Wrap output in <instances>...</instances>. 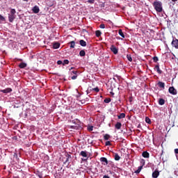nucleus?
Segmentation results:
<instances>
[{
    "label": "nucleus",
    "mask_w": 178,
    "mask_h": 178,
    "mask_svg": "<svg viewBox=\"0 0 178 178\" xmlns=\"http://www.w3.org/2000/svg\"><path fill=\"white\" fill-rule=\"evenodd\" d=\"M153 6L156 10V12H158L159 13H161L162 12V2L161 1H154L153 3Z\"/></svg>",
    "instance_id": "nucleus-1"
},
{
    "label": "nucleus",
    "mask_w": 178,
    "mask_h": 178,
    "mask_svg": "<svg viewBox=\"0 0 178 178\" xmlns=\"http://www.w3.org/2000/svg\"><path fill=\"white\" fill-rule=\"evenodd\" d=\"M141 163L142 165L139 166L138 168L136 170H135L134 173H136V175H138L140 172H141V170H143V167L144 166V165H145V161L143 159Z\"/></svg>",
    "instance_id": "nucleus-2"
},
{
    "label": "nucleus",
    "mask_w": 178,
    "mask_h": 178,
    "mask_svg": "<svg viewBox=\"0 0 178 178\" xmlns=\"http://www.w3.org/2000/svg\"><path fill=\"white\" fill-rule=\"evenodd\" d=\"M168 92H170V94H172V95H177V90H176L174 87H170L168 89Z\"/></svg>",
    "instance_id": "nucleus-3"
},
{
    "label": "nucleus",
    "mask_w": 178,
    "mask_h": 178,
    "mask_svg": "<svg viewBox=\"0 0 178 178\" xmlns=\"http://www.w3.org/2000/svg\"><path fill=\"white\" fill-rule=\"evenodd\" d=\"M70 129H73L74 130H79L81 129V127L79 124L74 123L72 125L70 126Z\"/></svg>",
    "instance_id": "nucleus-4"
},
{
    "label": "nucleus",
    "mask_w": 178,
    "mask_h": 178,
    "mask_svg": "<svg viewBox=\"0 0 178 178\" xmlns=\"http://www.w3.org/2000/svg\"><path fill=\"white\" fill-rule=\"evenodd\" d=\"M100 162H102V165H104V166H106V165H108V159H106V157L100 158Z\"/></svg>",
    "instance_id": "nucleus-5"
},
{
    "label": "nucleus",
    "mask_w": 178,
    "mask_h": 178,
    "mask_svg": "<svg viewBox=\"0 0 178 178\" xmlns=\"http://www.w3.org/2000/svg\"><path fill=\"white\" fill-rule=\"evenodd\" d=\"M110 49L111 52L114 54V55H117L118 50V48L115 47V45H111V47H110Z\"/></svg>",
    "instance_id": "nucleus-6"
},
{
    "label": "nucleus",
    "mask_w": 178,
    "mask_h": 178,
    "mask_svg": "<svg viewBox=\"0 0 178 178\" xmlns=\"http://www.w3.org/2000/svg\"><path fill=\"white\" fill-rule=\"evenodd\" d=\"M171 44L172 45V47L176 48V49H178V40L177 39H173Z\"/></svg>",
    "instance_id": "nucleus-7"
},
{
    "label": "nucleus",
    "mask_w": 178,
    "mask_h": 178,
    "mask_svg": "<svg viewBox=\"0 0 178 178\" xmlns=\"http://www.w3.org/2000/svg\"><path fill=\"white\" fill-rule=\"evenodd\" d=\"M12 88H6V89L1 90V92H3V94H8V92H12Z\"/></svg>",
    "instance_id": "nucleus-8"
},
{
    "label": "nucleus",
    "mask_w": 178,
    "mask_h": 178,
    "mask_svg": "<svg viewBox=\"0 0 178 178\" xmlns=\"http://www.w3.org/2000/svg\"><path fill=\"white\" fill-rule=\"evenodd\" d=\"M33 13H40V8L38 6H35L32 9Z\"/></svg>",
    "instance_id": "nucleus-9"
},
{
    "label": "nucleus",
    "mask_w": 178,
    "mask_h": 178,
    "mask_svg": "<svg viewBox=\"0 0 178 178\" xmlns=\"http://www.w3.org/2000/svg\"><path fill=\"white\" fill-rule=\"evenodd\" d=\"M154 70H156L157 73H159V74H162V70H161V69H159V65H156L154 67Z\"/></svg>",
    "instance_id": "nucleus-10"
},
{
    "label": "nucleus",
    "mask_w": 178,
    "mask_h": 178,
    "mask_svg": "<svg viewBox=\"0 0 178 178\" xmlns=\"http://www.w3.org/2000/svg\"><path fill=\"white\" fill-rule=\"evenodd\" d=\"M65 156H66V160H65V161L64 162V163H69V160L70 159H72V156L70 155V154H65Z\"/></svg>",
    "instance_id": "nucleus-11"
},
{
    "label": "nucleus",
    "mask_w": 178,
    "mask_h": 178,
    "mask_svg": "<svg viewBox=\"0 0 178 178\" xmlns=\"http://www.w3.org/2000/svg\"><path fill=\"white\" fill-rule=\"evenodd\" d=\"M8 20H9L10 23H13V21L15 20V15H8Z\"/></svg>",
    "instance_id": "nucleus-12"
},
{
    "label": "nucleus",
    "mask_w": 178,
    "mask_h": 178,
    "mask_svg": "<svg viewBox=\"0 0 178 178\" xmlns=\"http://www.w3.org/2000/svg\"><path fill=\"white\" fill-rule=\"evenodd\" d=\"M79 44L81 47H87V42L84 41V40H79Z\"/></svg>",
    "instance_id": "nucleus-13"
},
{
    "label": "nucleus",
    "mask_w": 178,
    "mask_h": 178,
    "mask_svg": "<svg viewBox=\"0 0 178 178\" xmlns=\"http://www.w3.org/2000/svg\"><path fill=\"white\" fill-rule=\"evenodd\" d=\"M158 176H159V171H158V170H155L154 172H153V173H152V177H154V178H157L158 177Z\"/></svg>",
    "instance_id": "nucleus-14"
},
{
    "label": "nucleus",
    "mask_w": 178,
    "mask_h": 178,
    "mask_svg": "<svg viewBox=\"0 0 178 178\" xmlns=\"http://www.w3.org/2000/svg\"><path fill=\"white\" fill-rule=\"evenodd\" d=\"M19 67L20 69H24V67H27V64L26 63H21L19 65Z\"/></svg>",
    "instance_id": "nucleus-15"
},
{
    "label": "nucleus",
    "mask_w": 178,
    "mask_h": 178,
    "mask_svg": "<svg viewBox=\"0 0 178 178\" xmlns=\"http://www.w3.org/2000/svg\"><path fill=\"white\" fill-rule=\"evenodd\" d=\"M115 127L117 129V130H120V129H122V123L117 122L115 125Z\"/></svg>",
    "instance_id": "nucleus-16"
},
{
    "label": "nucleus",
    "mask_w": 178,
    "mask_h": 178,
    "mask_svg": "<svg viewBox=\"0 0 178 178\" xmlns=\"http://www.w3.org/2000/svg\"><path fill=\"white\" fill-rule=\"evenodd\" d=\"M59 47H60V44L59 42H55L53 44L54 49H58V48H59Z\"/></svg>",
    "instance_id": "nucleus-17"
},
{
    "label": "nucleus",
    "mask_w": 178,
    "mask_h": 178,
    "mask_svg": "<svg viewBox=\"0 0 178 178\" xmlns=\"http://www.w3.org/2000/svg\"><path fill=\"white\" fill-rule=\"evenodd\" d=\"M80 155L83 158H87V156H88V155L87 154V152L86 151H81Z\"/></svg>",
    "instance_id": "nucleus-18"
},
{
    "label": "nucleus",
    "mask_w": 178,
    "mask_h": 178,
    "mask_svg": "<svg viewBox=\"0 0 178 178\" xmlns=\"http://www.w3.org/2000/svg\"><path fill=\"white\" fill-rule=\"evenodd\" d=\"M142 156H143V158H149V153H148L147 152H143L142 153Z\"/></svg>",
    "instance_id": "nucleus-19"
},
{
    "label": "nucleus",
    "mask_w": 178,
    "mask_h": 178,
    "mask_svg": "<svg viewBox=\"0 0 178 178\" xmlns=\"http://www.w3.org/2000/svg\"><path fill=\"white\" fill-rule=\"evenodd\" d=\"M114 159L115 161H120V156L118 153L114 154Z\"/></svg>",
    "instance_id": "nucleus-20"
},
{
    "label": "nucleus",
    "mask_w": 178,
    "mask_h": 178,
    "mask_svg": "<svg viewBox=\"0 0 178 178\" xmlns=\"http://www.w3.org/2000/svg\"><path fill=\"white\" fill-rule=\"evenodd\" d=\"M118 119H124V118H126V114L124 113H122L118 115Z\"/></svg>",
    "instance_id": "nucleus-21"
},
{
    "label": "nucleus",
    "mask_w": 178,
    "mask_h": 178,
    "mask_svg": "<svg viewBox=\"0 0 178 178\" xmlns=\"http://www.w3.org/2000/svg\"><path fill=\"white\" fill-rule=\"evenodd\" d=\"M158 86H159V87H160V88H165V83H163V82L159 81L158 83Z\"/></svg>",
    "instance_id": "nucleus-22"
},
{
    "label": "nucleus",
    "mask_w": 178,
    "mask_h": 178,
    "mask_svg": "<svg viewBox=\"0 0 178 178\" xmlns=\"http://www.w3.org/2000/svg\"><path fill=\"white\" fill-rule=\"evenodd\" d=\"M118 34L122 38H124V33H123V31L122 29H120L118 31Z\"/></svg>",
    "instance_id": "nucleus-23"
},
{
    "label": "nucleus",
    "mask_w": 178,
    "mask_h": 178,
    "mask_svg": "<svg viewBox=\"0 0 178 178\" xmlns=\"http://www.w3.org/2000/svg\"><path fill=\"white\" fill-rule=\"evenodd\" d=\"M109 138H111V135L108 134H106L104 136V139L106 140H109Z\"/></svg>",
    "instance_id": "nucleus-24"
},
{
    "label": "nucleus",
    "mask_w": 178,
    "mask_h": 178,
    "mask_svg": "<svg viewBox=\"0 0 178 178\" xmlns=\"http://www.w3.org/2000/svg\"><path fill=\"white\" fill-rule=\"evenodd\" d=\"M70 44V48H74V47H76V42L74 41H71Z\"/></svg>",
    "instance_id": "nucleus-25"
},
{
    "label": "nucleus",
    "mask_w": 178,
    "mask_h": 178,
    "mask_svg": "<svg viewBox=\"0 0 178 178\" xmlns=\"http://www.w3.org/2000/svg\"><path fill=\"white\" fill-rule=\"evenodd\" d=\"M159 104L160 105H165V99H159Z\"/></svg>",
    "instance_id": "nucleus-26"
},
{
    "label": "nucleus",
    "mask_w": 178,
    "mask_h": 178,
    "mask_svg": "<svg viewBox=\"0 0 178 178\" xmlns=\"http://www.w3.org/2000/svg\"><path fill=\"white\" fill-rule=\"evenodd\" d=\"M80 56H86V51L84 50H81L79 52Z\"/></svg>",
    "instance_id": "nucleus-27"
},
{
    "label": "nucleus",
    "mask_w": 178,
    "mask_h": 178,
    "mask_svg": "<svg viewBox=\"0 0 178 178\" xmlns=\"http://www.w3.org/2000/svg\"><path fill=\"white\" fill-rule=\"evenodd\" d=\"M101 34H102V33H101L100 31H95L96 37H101Z\"/></svg>",
    "instance_id": "nucleus-28"
},
{
    "label": "nucleus",
    "mask_w": 178,
    "mask_h": 178,
    "mask_svg": "<svg viewBox=\"0 0 178 178\" xmlns=\"http://www.w3.org/2000/svg\"><path fill=\"white\" fill-rule=\"evenodd\" d=\"M127 58L128 59V60L129 62H132L133 61V58H131V55L129 54V55H127Z\"/></svg>",
    "instance_id": "nucleus-29"
},
{
    "label": "nucleus",
    "mask_w": 178,
    "mask_h": 178,
    "mask_svg": "<svg viewBox=\"0 0 178 178\" xmlns=\"http://www.w3.org/2000/svg\"><path fill=\"white\" fill-rule=\"evenodd\" d=\"M145 122H146V123H148V124H151V119H149V118L146 117Z\"/></svg>",
    "instance_id": "nucleus-30"
},
{
    "label": "nucleus",
    "mask_w": 178,
    "mask_h": 178,
    "mask_svg": "<svg viewBox=\"0 0 178 178\" xmlns=\"http://www.w3.org/2000/svg\"><path fill=\"white\" fill-rule=\"evenodd\" d=\"M111 98H106L104 100V102H105V104H109V102H111Z\"/></svg>",
    "instance_id": "nucleus-31"
},
{
    "label": "nucleus",
    "mask_w": 178,
    "mask_h": 178,
    "mask_svg": "<svg viewBox=\"0 0 178 178\" xmlns=\"http://www.w3.org/2000/svg\"><path fill=\"white\" fill-rule=\"evenodd\" d=\"M65 65H69V60H64L63 62V66H65Z\"/></svg>",
    "instance_id": "nucleus-32"
},
{
    "label": "nucleus",
    "mask_w": 178,
    "mask_h": 178,
    "mask_svg": "<svg viewBox=\"0 0 178 178\" xmlns=\"http://www.w3.org/2000/svg\"><path fill=\"white\" fill-rule=\"evenodd\" d=\"M2 22H6L5 17L3 16L0 15V23H2Z\"/></svg>",
    "instance_id": "nucleus-33"
},
{
    "label": "nucleus",
    "mask_w": 178,
    "mask_h": 178,
    "mask_svg": "<svg viewBox=\"0 0 178 178\" xmlns=\"http://www.w3.org/2000/svg\"><path fill=\"white\" fill-rule=\"evenodd\" d=\"M88 131H92V130H94V127L88 126Z\"/></svg>",
    "instance_id": "nucleus-34"
},
{
    "label": "nucleus",
    "mask_w": 178,
    "mask_h": 178,
    "mask_svg": "<svg viewBox=\"0 0 178 178\" xmlns=\"http://www.w3.org/2000/svg\"><path fill=\"white\" fill-rule=\"evenodd\" d=\"M10 13H11V15H13L15 16V13H16V10H15V9H11Z\"/></svg>",
    "instance_id": "nucleus-35"
},
{
    "label": "nucleus",
    "mask_w": 178,
    "mask_h": 178,
    "mask_svg": "<svg viewBox=\"0 0 178 178\" xmlns=\"http://www.w3.org/2000/svg\"><path fill=\"white\" fill-rule=\"evenodd\" d=\"M92 90L95 91V92H99V88L98 87L93 88Z\"/></svg>",
    "instance_id": "nucleus-36"
},
{
    "label": "nucleus",
    "mask_w": 178,
    "mask_h": 178,
    "mask_svg": "<svg viewBox=\"0 0 178 178\" xmlns=\"http://www.w3.org/2000/svg\"><path fill=\"white\" fill-rule=\"evenodd\" d=\"M153 60H154V62H155V63L158 62V60H159L158 57H157V56L153 57Z\"/></svg>",
    "instance_id": "nucleus-37"
},
{
    "label": "nucleus",
    "mask_w": 178,
    "mask_h": 178,
    "mask_svg": "<svg viewBox=\"0 0 178 178\" xmlns=\"http://www.w3.org/2000/svg\"><path fill=\"white\" fill-rule=\"evenodd\" d=\"M105 145L109 146V145H112V144L111 143V141H106L105 143Z\"/></svg>",
    "instance_id": "nucleus-38"
},
{
    "label": "nucleus",
    "mask_w": 178,
    "mask_h": 178,
    "mask_svg": "<svg viewBox=\"0 0 178 178\" xmlns=\"http://www.w3.org/2000/svg\"><path fill=\"white\" fill-rule=\"evenodd\" d=\"M99 28H100V29H105V25H104V24H101L99 25Z\"/></svg>",
    "instance_id": "nucleus-39"
},
{
    "label": "nucleus",
    "mask_w": 178,
    "mask_h": 178,
    "mask_svg": "<svg viewBox=\"0 0 178 178\" xmlns=\"http://www.w3.org/2000/svg\"><path fill=\"white\" fill-rule=\"evenodd\" d=\"M72 80H76L77 79V75H74L71 77Z\"/></svg>",
    "instance_id": "nucleus-40"
},
{
    "label": "nucleus",
    "mask_w": 178,
    "mask_h": 178,
    "mask_svg": "<svg viewBox=\"0 0 178 178\" xmlns=\"http://www.w3.org/2000/svg\"><path fill=\"white\" fill-rule=\"evenodd\" d=\"M57 63H58V65H63V62L62 60H58V61H57Z\"/></svg>",
    "instance_id": "nucleus-41"
},
{
    "label": "nucleus",
    "mask_w": 178,
    "mask_h": 178,
    "mask_svg": "<svg viewBox=\"0 0 178 178\" xmlns=\"http://www.w3.org/2000/svg\"><path fill=\"white\" fill-rule=\"evenodd\" d=\"M88 3H94L95 0H88Z\"/></svg>",
    "instance_id": "nucleus-42"
},
{
    "label": "nucleus",
    "mask_w": 178,
    "mask_h": 178,
    "mask_svg": "<svg viewBox=\"0 0 178 178\" xmlns=\"http://www.w3.org/2000/svg\"><path fill=\"white\" fill-rule=\"evenodd\" d=\"M72 73H73V74L75 76H77L78 71H72Z\"/></svg>",
    "instance_id": "nucleus-43"
},
{
    "label": "nucleus",
    "mask_w": 178,
    "mask_h": 178,
    "mask_svg": "<svg viewBox=\"0 0 178 178\" xmlns=\"http://www.w3.org/2000/svg\"><path fill=\"white\" fill-rule=\"evenodd\" d=\"M175 153L178 154V149H175Z\"/></svg>",
    "instance_id": "nucleus-44"
},
{
    "label": "nucleus",
    "mask_w": 178,
    "mask_h": 178,
    "mask_svg": "<svg viewBox=\"0 0 178 178\" xmlns=\"http://www.w3.org/2000/svg\"><path fill=\"white\" fill-rule=\"evenodd\" d=\"M103 178H111V177H109V176L108 175H104Z\"/></svg>",
    "instance_id": "nucleus-45"
},
{
    "label": "nucleus",
    "mask_w": 178,
    "mask_h": 178,
    "mask_svg": "<svg viewBox=\"0 0 178 178\" xmlns=\"http://www.w3.org/2000/svg\"><path fill=\"white\" fill-rule=\"evenodd\" d=\"M72 69H74V67H72L70 70H72Z\"/></svg>",
    "instance_id": "nucleus-46"
},
{
    "label": "nucleus",
    "mask_w": 178,
    "mask_h": 178,
    "mask_svg": "<svg viewBox=\"0 0 178 178\" xmlns=\"http://www.w3.org/2000/svg\"><path fill=\"white\" fill-rule=\"evenodd\" d=\"M177 0H172V2H176Z\"/></svg>",
    "instance_id": "nucleus-47"
},
{
    "label": "nucleus",
    "mask_w": 178,
    "mask_h": 178,
    "mask_svg": "<svg viewBox=\"0 0 178 178\" xmlns=\"http://www.w3.org/2000/svg\"><path fill=\"white\" fill-rule=\"evenodd\" d=\"M25 2H29V0H24Z\"/></svg>",
    "instance_id": "nucleus-48"
},
{
    "label": "nucleus",
    "mask_w": 178,
    "mask_h": 178,
    "mask_svg": "<svg viewBox=\"0 0 178 178\" xmlns=\"http://www.w3.org/2000/svg\"><path fill=\"white\" fill-rule=\"evenodd\" d=\"M111 94H112V95H113L115 93H113V92H111Z\"/></svg>",
    "instance_id": "nucleus-49"
}]
</instances>
